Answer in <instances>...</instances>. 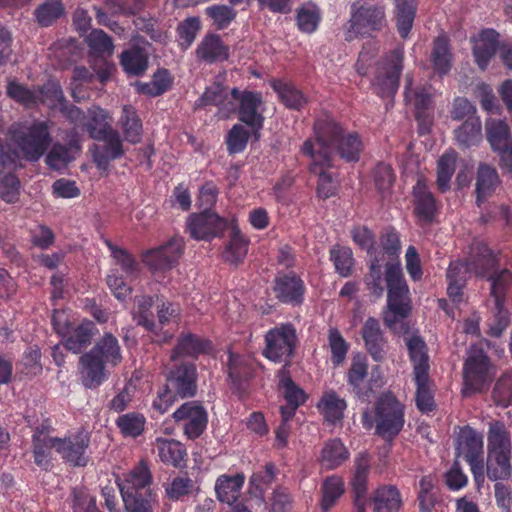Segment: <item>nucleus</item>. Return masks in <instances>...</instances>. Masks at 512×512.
Segmentation results:
<instances>
[{
	"instance_id": "obj_29",
	"label": "nucleus",
	"mask_w": 512,
	"mask_h": 512,
	"mask_svg": "<svg viewBox=\"0 0 512 512\" xmlns=\"http://www.w3.org/2000/svg\"><path fill=\"white\" fill-rule=\"evenodd\" d=\"M455 442L457 457L472 461L477 456L484 455L483 435L469 425L459 427Z\"/></svg>"
},
{
	"instance_id": "obj_54",
	"label": "nucleus",
	"mask_w": 512,
	"mask_h": 512,
	"mask_svg": "<svg viewBox=\"0 0 512 512\" xmlns=\"http://www.w3.org/2000/svg\"><path fill=\"white\" fill-rule=\"evenodd\" d=\"M273 90L278 94L285 107L293 110H301L307 103L304 94L290 83L280 80L272 83Z\"/></svg>"
},
{
	"instance_id": "obj_3",
	"label": "nucleus",
	"mask_w": 512,
	"mask_h": 512,
	"mask_svg": "<svg viewBox=\"0 0 512 512\" xmlns=\"http://www.w3.org/2000/svg\"><path fill=\"white\" fill-rule=\"evenodd\" d=\"M361 423L386 442H393L405 424L404 405L391 393L381 395L375 402L373 410L362 413Z\"/></svg>"
},
{
	"instance_id": "obj_39",
	"label": "nucleus",
	"mask_w": 512,
	"mask_h": 512,
	"mask_svg": "<svg viewBox=\"0 0 512 512\" xmlns=\"http://www.w3.org/2000/svg\"><path fill=\"white\" fill-rule=\"evenodd\" d=\"M367 376L368 363L366 358L360 355L354 357L346 377L353 394L360 399H365L369 395L370 389L364 385Z\"/></svg>"
},
{
	"instance_id": "obj_14",
	"label": "nucleus",
	"mask_w": 512,
	"mask_h": 512,
	"mask_svg": "<svg viewBox=\"0 0 512 512\" xmlns=\"http://www.w3.org/2000/svg\"><path fill=\"white\" fill-rule=\"evenodd\" d=\"M256 370L257 364L253 358L229 351L226 373L234 394L242 397L248 393Z\"/></svg>"
},
{
	"instance_id": "obj_57",
	"label": "nucleus",
	"mask_w": 512,
	"mask_h": 512,
	"mask_svg": "<svg viewBox=\"0 0 512 512\" xmlns=\"http://www.w3.org/2000/svg\"><path fill=\"white\" fill-rule=\"evenodd\" d=\"M355 471L351 480L354 495H367V483L370 472V458L367 454H359L354 463Z\"/></svg>"
},
{
	"instance_id": "obj_47",
	"label": "nucleus",
	"mask_w": 512,
	"mask_h": 512,
	"mask_svg": "<svg viewBox=\"0 0 512 512\" xmlns=\"http://www.w3.org/2000/svg\"><path fill=\"white\" fill-rule=\"evenodd\" d=\"M349 455L348 449L339 438L330 439L322 448L320 463L323 468L333 470L341 466Z\"/></svg>"
},
{
	"instance_id": "obj_61",
	"label": "nucleus",
	"mask_w": 512,
	"mask_h": 512,
	"mask_svg": "<svg viewBox=\"0 0 512 512\" xmlns=\"http://www.w3.org/2000/svg\"><path fill=\"white\" fill-rule=\"evenodd\" d=\"M329 254L336 273L345 278L352 275L355 260L349 247L335 245L330 249Z\"/></svg>"
},
{
	"instance_id": "obj_49",
	"label": "nucleus",
	"mask_w": 512,
	"mask_h": 512,
	"mask_svg": "<svg viewBox=\"0 0 512 512\" xmlns=\"http://www.w3.org/2000/svg\"><path fill=\"white\" fill-rule=\"evenodd\" d=\"M512 452L511 435L505 423L500 420L489 422L487 452Z\"/></svg>"
},
{
	"instance_id": "obj_38",
	"label": "nucleus",
	"mask_w": 512,
	"mask_h": 512,
	"mask_svg": "<svg viewBox=\"0 0 512 512\" xmlns=\"http://www.w3.org/2000/svg\"><path fill=\"white\" fill-rule=\"evenodd\" d=\"M346 407L345 399L340 398L334 390L325 391L317 404L325 422L332 425L342 421Z\"/></svg>"
},
{
	"instance_id": "obj_23",
	"label": "nucleus",
	"mask_w": 512,
	"mask_h": 512,
	"mask_svg": "<svg viewBox=\"0 0 512 512\" xmlns=\"http://www.w3.org/2000/svg\"><path fill=\"white\" fill-rule=\"evenodd\" d=\"M109 366L89 352L83 353L78 362L82 385L87 389L100 387L110 376Z\"/></svg>"
},
{
	"instance_id": "obj_60",
	"label": "nucleus",
	"mask_w": 512,
	"mask_h": 512,
	"mask_svg": "<svg viewBox=\"0 0 512 512\" xmlns=\"http://www.w3.org/2000/svg\"><path fill=\"white\" fill-rule=\"evenodd\" d=\"M205 15L212 21L216 30L228 28L237 17V11L229 4H213L205 8Z\"/></svg>"
},
{
	"instance_id": "obj_31",
	"label": "nucleus",
	"mask_w": 512,
	"mask_h": 512,
	"mask_svg": "<svg viewBox=\"0 0 512 512\" xmlns=\"http://www.w3.org/2000/svg\"><path fill=\"white\" fill-rule=\"evenodd\" d=\"M500 183L498 172L494 167L486 163L479 164L475 183L476 205L481 207L493 196Z\"/></svg>"
},
{
	"instance_id": "obj_52",
	"label": "nucleus",
	"mask_w": 512,
	"mask_h": 512,
	"mask_svg": "<svg viewBox=\"0 0 512 512\" xmlns=\"http://www.w3.org/2000/svg\"><path fill=\"white\" fill-rule=\"evenodd\" d=\"M73 150L76 152L80 150L77 140L70 141L68 145L56 143L47 153L45 162L53 170L63 169L75 159V156L72 155Z\"/></svg>"
},
{
	"instance_id": "obj_26",
	"label": "nucleus",
	"mask_w": 512,
	"mask_h": 512,
	"mask_svg": "<svg viewBox=\"0 0 512 512\" xmlns=\"http://www.w3.org/2000/svg\"><path fill=\"white\" fill-rule=\"evenodd\" d=\"M362 338L368 354L375 362H382L386 358L387 340L381 329L379 321L368 317L362 327Z\"/></svg>"
},
{
	"instance_id": "obj_25",
	"label": "nucleus",
	"mask_w": 512,
	"mask_h": 512,
	"mask_svg": "<svg viewBox=\"0 0 512 512\" xmlns=\"http://www.w3.org/2000/svg\"><path fill=\"white\" fill-rule=\"evenodd\" d=\"M195 55L206 64L221 63L229 59L230 48L219 34L208 32L197 45Z\"/></svg>"
},
{
	"instance_id": "obj_42",
	"label": "nucleus",
	"mask_w": 512,
	"mask_h": 512,
	"mask_svg": "<svg viewBox=\"0 0 512 512\" xmlns=\"http://www.w3.org/2000/svg\"><path fill=\"white\" fill-rule=\"evenodd\" d=\"M452 59L449 39L444 35L438 36L433 42L431 52V63L434 72L439 76L448 74L452 68Z\"/></svg>"
},
{
	"instance_id": "obj_44",
	"label": "nucleus",
	"mask_w": 512,
	"mask_h": 512,
	"mask_svg": "<svg viewBox=\"0 0 512 512\" xmlns=\"http://www.w3.org/2000/svg\"><path fill=\"white\" fill-rule=\"evenodd\" d=\"M277 377L279 388L282 390L286 403L293 405L294 408L304 405L308 399V394L293 381L289 369L281 367Z\"/></svg>"
},
{
	"instance_id": "obj_50",
	"label": "nucleus",
	"mask_w": 512,
	"mask_h": 512,
	"mask_svg": "<svg viewBox=\"0 0 512 512\" xmlns=\"http://www.w3.org/2000/svg\"><path fill=\"white\" fill-rule=\"evenodd\" d=\"M154 297L141 295L135 297L133 319L137 325L144 327L147 331L157 334L158 325L155 322L153 313Z\"/></svg>"
},
{
	"instance_id": "obj_8",
	"label": "nucleus",
	"mask_w": 512,
	"mask_h": 512,
	"mask_svg": "<svg viewBox=\"0 0 512 512\" xmlns=\"http://www.w3.org/2000/svg\"><path fill=\"white\" fill-rule=\"evenodd\" d=\"M387 26L385 7L379 4H362L351 6V17L346 40L355 37H372Z\"/></svg>"
},
{
	"instance_id": "obj_2",
	"label": "nucleus",
	"mask_w": 512,
	"mask_h": 512,
	"mask_svg": "<svg viewBox=\"0 0 512 512\" xmlns=\"http://www.w3.org/2000/svg\"><path fill=\"white\" fill-rule=\"evenodd\" d=\"M153 476L145 460L139 461L119 479L125 512H158L159 499L152 488Z\"/></svg>"
},
{
	"instance_id": "obj_17",
	"label": "nucleus",
	"mask_w": 512,
	"mask_h": 512,
	"mask_svg": "<svg viewBox=\"0 0 512 512\" xmlns=\"http://www.w3.org/2000/svg\"><path fill=\"white\" fill-rule=\"evenodd\" d=\"M306 291L304 280L295 271L279 272L273 282L275 298L282 304L301 306Z\"/></svg>"
},
{
	"instance_id": "obj_16",
	"label": "nucleus",
	"mask_w": 512,
	"mask_h": 512,
	"mask_svg": "<svg viewBox=\"0 0 512 512\" xmlns=\"http://www.w3.org/2000/svg\"><path fill=\"white\" fill-rule=\"evenodd\" d=\"M411 195L413 214L417 221L423 225L433 223L440 213L441 203L436 199L423 176L417 178Z\"/></svg>"
},
{
	"instance_id": "obj_51",
	"label": "nucleus",
	"mask_w": 512,
	"mask_h": 512,
	"mask_svg": "<svg viewBox=\"0 0 512 512\" xmlns=\"http://www.w3.org/2000/svg\"><path fill=\"white\" fill-rule=\"evenodd\" d=\"M412 77L406 75L404 96L406 101L413 102L416 118H420L426 111L433 109L432 97L426 87L412 89Z\"/></svg>"
},
{
	"instance_id": "obj_40",
	"label": "nucleus",
	"mask_w": 512,
	"mask_h": 512,
	"mask_svg": "<svg viewBox=\"0 0 512 512\" xmlns=\"http://www.w3.org/2000/svg\"><path fill=\"white\" fill-rule=\"evenodd\" d=\"M124 139L131 144H138L142 140L143 125L134 107L125 105L118 120Z\"/></svg>"
},
{
	"instance_id": "obj_64",
	"label": "nucleus",
	"mask_w": 512,
	"mask_h": 512,
	"mask_svg": "<svg viewBox=\"0 0 512 512\" xmlns=\"http://www.w3.org/2000/svg\"><path fill=\"white\" fill-rule=\"evenodd\" d=\"M487 140L494 151H500L512 144L508 125L501 120L487 122Z\"/></svg>"
},
{
	"instance_id": "obj_53",
	"label": "nucleus",
	"mask_w": 512,
	"mask_h": 512,
	"mask_svg": "<svg viewBox=\"0 0 512 512\" xmlns=\"http://www.w3.org/2000/svg\"><path fill=\"white\" fill-rule=\"evenodd\" d=\"M321 492V510L323 512H328L336 505L338 500L345 493V484L343 479L335 475L327 477L322 483Z\"/></svg>"
},
{
	"instance_id": "obj_33",
	"label": "nucleus",
	"mask_w": 512,
	"mask_h": 512,
	"mask_svg": "<svg viewBox=\"0 0 512 512\" xmlns=\"http://www.w3.org/2000/svg\"><path fill=\"white\" fill-rule=\"evenodd\" d=\"M88 352L98 357L110 368L117 367L123 360L119 341L109 332L104 333Z\"/></svg>"
},
{
	"instance_id": "obj_20",
	"label": "nucleus",
	"mask_w": 512,
	"mask_h": 512,
	"mask_svg": "<svg viewBox=\"0 0 512 512\" xmlns=\"http://www.w3.org/2000/svg\"><path fill=\"white\" fill-rule=\"evenodd\" d=\"M172 416L176 423H181L184 434L190 440L199 438L208 422L205 408L196 401L185 402Z\"/></svg>"
},
{
	"instance_id": "obj_12",
	"label": "nucleus",
	"mask_w": 512,
	"mask_h": 512,
	"mask_svg": "<svg viewBox=\"0 0 512 512\" xmlns=\"http://www.w3.org/2000/svg\"><path fill=\"white\" fill-rule=\"evenodd\" d=\"M230 95L239 103L237 110L239 121L247 125L252 130L255 140H258L265 120L262 111V94L258 91H240L238 88H232Z\"/></svg>"
},
{
	"instance_id": "obj_41",
	"label": "nucleus",
	"mask_w": 512,
	"mask_h": 512,
	"mask_svg": "<svg viewBox=\"0 0 512 512\" xmlns=\"http://www.w3.org/2000/svg\"><path fill=\"white\" fill-rule=\"evenodd\" d=\"M456 143L461 149L477 146L482 140V126L479 117H469L454 130Z\"/></svg>"
},
{
	"instance_id": "obj_5",
	"label": "nucleus",
	"mask_w": 512,
	"mask_h": 512,
	"mask_svg": "<svg viewBox=\"0 0 512 512\" xmlns=\"http://www.w3.org/2000/svg\"><path fill=\"white\" fill-rule=\"evenodd\" d=\"M384 274L387 287V308L389 310V314L384 316V323L391 328L411 314L412 302L410 289L400 264L387 263Z\"/></svg>"
},
{
	"instance_id": "obj_59",
	"label": "nucleus",
	"mask_w": 512,
	"mask_h": 512,
	"mask_svg": "<svg viewBox=\"0 0 512 512\" xmlns=\"http://www.w3.org/2000/svg\"><path fill=\"white\" fill-rule=\"evenodd\" d=\"M56 440L53 439H32L31 451L36 466L42 470L48 471L52 467V449L57 451Z\"/></svg>"
},
{
	"instance_id": "obj_45",
	"label": "nucleus",
	"mask_w": 512,
	"mask_h": 512,
	"mask_svg": "<svg viewBox=\"0 0 512 512\" xmlns=\"http://www.w3.org/2000/svg\"><path fill=\"white\" fill-rule=\"evenodd\" d=\"M148 54L145 49L133 46L124 50L120 55V65L123 71L130 76H140L148 68Z\"/></svg>"
},
{
	"instance_id": "obj_56",
	"label": "nucleus",
	"mask_w": 512,
	"mask_h": 512,
	"mask_svg": "<svg viewBox=\"0 0 512 512\" xmlns=\"http://www.w3.org/2000/svg\"><path fill=\"white\" fill-rule=\"evenodd\" d=\"M115 425L124 437L137 438L143 434L146 425V418L140 412H128L121 414Z\"/></svg>"
},
{
	"instance_id": "obj_6",
	"label": "nucleus",
	"mask_w": 512,
	"mask_h": 512,
	"mask_svg": "<svg viewBox=\"0 0 512 512\" xmlns=\"http://www.w3.org/2000/svg\"><path fill=\"white\" fill-rule=\"evenodd\" d=\"M496 375V366L483 348L470 347L463 363L464 396L482 393L487 390Z\"/></svg>"
},
{
	"instance_id": "obj_46",
	"label": "nucleus",
	"mask_w": 512,
	"mask_h": 512,
	"mask_svg": "<svg viewBox=\"0 0 512 512\" xmlns=\"http://www.w3.org/2000/svg\"><path fill=\"white\" fill-rule=\"evenodd\" d=\"M322 20L320 8L313 2H306L295 10V23L298 30L304 34L314 33Z\"/></svg>"
},
{
	"instance_id": "obj_63",
	"label": "nucleus",
	"mask_w": 512,
	"mask_h": 512,
	"mask_svg": "<svg viewBox=\"0 0 512 512\" xmlns=\"http://www.w3.org/2000/svg\"><path fill=\"white\" fill-rule=\"evenodd\" d=\"M202 29L201 20L198 16H191L179 22L176 28L177 41L179 46L186 50L195 41Z\"/></svg>"
},
{
	"instance_id": "obj_1",
	"label": "nucleus",
	"mask_w": 512,
	"mask_h": 512,
	"mask_svg": "<svg viewBox=\"0 0 512 512\" xmlns=\"http://www.w3.org/2000/svg\"><path fill=\"white\" fill-rule=\"evenodd\" d=\"M316 151H325L333 158L347 164H355L361 159L365 145L357 131L345 129L329 115L318 117L313 125Z\"/></svg>"
},
{
	"instance_id": "obj_13",
	"label": "nucleus",
	"mask_w": 512,
	"mask_h": 512,
	"mask_svg": "<svg viewBox=\"0 0 512 512\" xmlns=\"http://www.w3.org/2000/svg\"><path fill=\"white\" fill-rule=\"evenodd\" d=\"M166 373V384L180 399L193 398L198 390V370L194 362L172 361Z\"/></svg>"
},
{
	"instance_id": "obj_35",
	"label": "nucleus",
	"mask_w": 512,
	"mask_h": 512,
	"mask_svg": "<svg viewBox=\"0 0 512 512\" xmlns=\"http://www.w3.org/2000/svg\"><path fill=\"white\" fill-rule=\"evenodd\" d=\"M245 483V475L236 473L234 475L222 474L215 482V493L217 499L228 505L235 503L240 497L241 490Z\"/></svg>"
},
{
	"instance_id": "obj_19",
	"label": "nucleus",
	"mask_w": 512,
	"mask_h": 512,
	"mask_svg": "<svg viewBox=\"0 0 512 512\" xmlns=\"http://www.w3.org/2000/svg\"><path fill=\"white\" fill-rule=\"evenodd\" d=\"M94 140L103 142V146L94 144L92 149L93 161L99 169H107L110 162L121 158L125 151L120 133L113 127L97 132Z\"/></svg>"
},
{
	"instance_id": "obj_7",
	"label": "nucleus",
	"mask_w": 512,
	"mask_h": 512,
	"mask_svg": "<svg viewBox=\"0 0 512 512\" xmlns=\"http://www.w3.org/2000/svg\"><path fill=\"white\" fill-rule=\"evenodd\" d=\"M264 343L262 355L289 369L299 343L295 326L289 322L276 325L265 333Z\"/></svg>"
},
{
	"instance_id": "obj_9",
	"label": "nucleus",
	"mask_w": 512,
	"mask_h": 512,
	"mask_svg": "<svg viewBox=\"0 0 512 512\" xmlns=\"http://www.w3.org/2000/svg\"><path fill=\"white\" fill-rule=\"evenodd\" d=\"M303 156L309 157L310 173L318 176L316 193L319 198L328 199L337 193L338 185L333 175L328 172L330 168L336 167L333 158L325 151H316L315 143L312 138L304 141L301 147Z\"/></svg>"
},
{
	"instance_id": "obj_62",
	"label": "nucleus",
	"mask_w": 512,
	"mask_h": 512,
	"mask_svg": "<svg viewBox=\"0 0 512 512\" xmlns=\"http://www.w3.org/2000/svg\"><path fill=\"white\" fill-rule=\"evenodd\" d=\"M41 351L37 346L28 347L20 361L17 363V371L19 374L27 377L33 378L42 373V364H41Z\"/></svg>"
},
{
	"instance_id": "obj_48",
	"label": "nucleus",
	"mask_w": 512,
	"mask_h": 512,
	"mask_svg": "<svg viewBox=\"0 0 512 512\" xmlns=\"http://www.w3.org/2000/svg\"><path fill=\"white\" fill-rule=\"evenodd\" d=\"M393 1L395 5L394 16L396 20L397 31L402 38H407L415 20L417 2L416 0Z\"/></svg>"
},
{
	"instance_id": "obj_21",
	"label": "nucleus",
	"mask_w": 512,
	"mask_h": 512,
	"mask_svg": "<svg viewBox=\"0 0 512 512\" xmlns=\"http://www.w3.org/2000/svg\"><path fill=\"white\" fill-rule=\"evenodd\" d=\"M57 452L62 459L74 467H84L88 463L86 450L90 444L88 433L80 431L56 440Z\"/></svg>"
},
{
	"instance_id": "obj_34",
	"label": "nucleus",
	"mask_w": 512,
	"mask_h": 512,
	"mask_svg": "<svg viewBox=\"0 0 512 512\" xmlns=\"http://www.w3.org/2000/svg\"><path fill=\"white\" fill-rule=\"evenodd\" d=\"M155 448L160 460L175 468L186 466L187 451L185 446L174 439L158 437L155 441Z\"/></svg>"
},
{
	"instance_id": "obj_30",
	"label": "nucleus",
	"mask_w": 512,
	"mask_h": 512,
	"mask_svg": "<svg viewBox=\"0 0 512 512\" xmlns=\"http://www.w3.org/2000/svg\"><path fill=\"white\" fill-rule=\"evenodd\" d=\"M370 502L373 512H399L403 506L402 494L392 484L379 485L373 491Z\"/></svg>"
},
{
	"instance_id": "obj_36",
	"label": "nucleus",
	"mask_w": 512,
	"mask_h": 512,
	"mask_svg": "<svg viewBox=\"0 0 512 512\" xmlns=\"http://www.w3.org/2000/svg\"><path fill=\"white\" fill-rule=\"evenodd\" d=\"M250 239L242 234L237 225L231 227L229 240L223 251V259L233 265L238 266L243 263L248 253Z\"/></svg>"
},
{
	"instance_id": "obj_11",
	"label": "nucleus",
	"mask_w": 512,
	"mask_h": 512,
	"mask_svg": "<svg viewBox=\"0 0 512 512\" xmlns=\"http://www.w3.org/2000/svg\"><path fill=\"white\" fill-rule=\"evenodd\" d=\"M402 70L403 52L394 50L377 63L371 82L374 92L381 98L393 97L398 90Z\"/></svg>"
},
{
	"instance_id": "obj_58",
	"label": "nucleus",
	"mask_w": 512,
	"mask_h": 512,
	"mask_svg": "<svg viewBox=\"0 0 512 512\" xmlns=\"http://www.w3.org/2000/svg\"><path fill=\"white\" fill-rule=\"evenodd\" d=\"M111 256L120 266L122 272L129 278H135L139 274L140 264L136 258L126 249L120 248L113 244L110 240L105 241Z\"/></svg>"
},
{
	"instance_id": "obj_24",
	"label": "nucleus",
	"mask_w": 512,
	"mask_h": 512,
	"mask_svg": "<svg viewBox=\"0 0 512 512\" xmlns=\"http://www.w3.org/2000/svg\"><path fill=\"white\" fill-rule=\"evenodd\" d=\"M213 348L211 340L191 332H183L178 336L177 342L171 350L170 360L176 361L182 357L197 359L200 355L210 354Z\"/></svg>"
},
{
	"instance_id": "obj_43",
	"label": "nucleus",
	"mask_w": 512,
	"mask_h": 512,
	"mask_svg": "<svg viewBox=\"0 0 512 512\" xmlns=\"http://www.w3.org/2000/svg\"><path fill=\"white\" fill-rule=\"evenodd\" d=\"M512 452H487L486 472L491 481L509 479L512 473Z\"/></svg>"
},
{
	"instance_id": "obj_28",
	"label": "nucleus",
	"mask_w": 512,
	"mask_h": 512,
	"mask_svg": "<svg viewBox=\"0 0 512 512\" xmlns=\"http://www.w3.org/2000/svg\"><path fill=\"white\" fill-rule=\"evenodd\" d=\"M96 331L95 324L90 320H83L79 324H71L61 336L64 347L74 353H82L92 342Z\"/></svg>"
},
{
	"instance_id": "obj_32",
	"label": "nucleus",
	"mask_w": 512,
	"mask_h": 512,
	"mask_svg": "<svg viewBox=\"0 0 512 512\" xmlns=\"http://www.w3.org/2000/svg\"><path fill=\"white\" fill-rule=\"evenodd\" d=\"M500 46L499 33L494 29H485L479 34V38L473 46V56L481 70H485L488 67Z\"/></svg>"
},
{
	"instance_id": "obj_55",
	"label": "nucleus",
	"mask_w": 512,
	"mask_h": 512,
	"mask_svg": "<svg viewBox=\"0 0 512 512\" xmlns=\"http://www.w3.org/2000/svg\"><path fill=\"white\" fill-rule=\"evenodd\" d=\"M486 278L491 282L490 295L494 298L495 305H504L509 285L512 282V272L507 268L499 270L498 267L495 272L486 275Z\"/></svg>"
},
{
	"instance_id": "obj_10",
	"label": "nucleus",
	"mask_w": 512,
	"mask_h": 512,
	"mask_svg": "<svg viewBox=\"0 0 512 512\" xmlns=\"http://www.w3.org/2000/svg\"><path fill=\"white\" fill-rule=\"evenodd\" d=\"M89 47V64L97 74L100 83H106L113 70L114 64L109 61L113 55L114 44L111 37L101 29H93L86 38Z\"/></svg>"
},
{
	"instance_id": "obj_22",
	"label": "nucleus",
	"mask_w": 512,
	"mask_h": 512,
	"mask_svg": "<svg viewBox=\"0 0 512 512\" xmlns=\"http://www.w3.org/2000/svg\"><path fill=\"white\" fill-rule=\"evenodd\" d=\"M499 261L500 254L492 250L486 243L482 241L472 243L467 266L476 276L486 277L491 272H495Z\"/></svg>"
},
{
	"instance_id": "obj_37",
	"label": "nucleus",
	"mask_w": 512,
	"mask_h": 512,
	"mask_svg": "<svg viewBox=\"0 0 512 512\" xmlns=\"http://www.w3.org/2000/svg\"><path fill=\"white\" fill-rule=\"evenodd\" d=\"M409 359L413 365L414 377L429 375V356L427 345L419 335H412L406 339Z\"/></svg>"
},
{
	"instance_id": "obj_18",
	"label": "nucleus",
	"mask_w": 512,
	"mask_h": 512,
	"mask_svg": "<svg viewBox=\"0 0 512 512\" xmlns=\"http://www.w3.org/2000/svg\"><path fill=\"white\" fill-rule=\"evenodd\" d=\"M183 249V239L172 237L165 244L143 253L142 261L153 271L170 270L178 263Z\"/></svg>"
},
{
	"instance_id": "obj_15",
	"label": "nucleus",
	"mask_w": 512,
	"mask_h": 512,
	"mask_svg": "<svg viewBox=\"0 0 512 512\" xmlns=\"http://www.w3.org/2000/svg\"><path fill=\"white\" fill-rule=\"evenodd\" d=\"M227 228L228 220L208 209L192 213L187 219V229L196 240L210 241L222 236Z\"/></svg>"
},
{
	"instance_id": "obj_4",
	"label": "nucleus",
	"mask_w": 512,
	"mask_h": 512,
	"mask_svg": "<svg viewBox=\"0 0 512 512\" xmlns=\"http://www.w3.org/2000/svg\"><path fill=\"white\" fill-rule=\"evenodd\" d=\"M8 134L24 159L29 162H36L45 155L53 141L48 120L14 122L9 127Z\"/></svg>"
},
{
	"instance_id": "obj_27",
	"label": "nucleus",
	"mask_w": 512,
	"mask_h": 512,
	"mask_svg": "<svg viewBox=\"0 0 512 512\" xmlns=\"http://www.w3.org/2000/svg\"><path fill=\"white\" fill-rule=\"evenodd\" d=\"M217 106L219 118L226 119L235 112L233 99L229 97L226 89L220 84H213L205 89L204 93L194 103V110L205 106Z\"/></svg>"
}]
</instances>
